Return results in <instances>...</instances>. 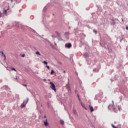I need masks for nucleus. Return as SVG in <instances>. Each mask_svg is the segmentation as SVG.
Returning a JSON list of instances; mask_svg holds the SVG:
<instances>
[{
    "label": "nucleus",
    "instance_id": "obj_36",
    "mask_svg": "<svg viewBox=\"0 0 128 128\" xmlns=\"http://www.w3.org/2000/svg\"><path fill=\"white\" fill-rule=\"evenodd\" d=\"M110 104H109V105L108 106V110H110Z\"/></svg>",
    "mask_w": 128,
    "mask_h": 128
},
{
    "label": "nucleus",
    "instance_id": "obj_38",
    "mask_svg": "<svg viewBox=\"0 0 128 128\" xmlns=\"http://www.w3.org/2000/svg\"><path fill=\"white\" fill-rule=\"evenodd\" d=\"M123 38L120 39V42H122V40Z\"/></svg>",
    "mask_w": 128,
    "mask_h": 128
},
{
    "label": "nucleus",
    "instance_id": "obj_53",
    "mask_svg": "<svg viewBox=\"0 0 128 128\" xmlns=\"http://www.w3.org/2000/svg\"><path fill=\"white\" fill-rule=\"evenodd\" d=\"M52 16H54V14H52Z\"/></svg>",
    "mask_w": 128,
    "mask_h": 128
},
{
    "label": "nucleus",
    "instance_id": "obj_58",
    "mask_svg": "<svg viewBox=\"0 0 128 128\" xmlns=\"http://www.w3.org/2000/svg\"><path fill=\"white\" fill-rule=\"evenodd\" d=\"M42 36H44V35H42Z\"/></svg>",
    "mask_w": 128,
    "mask_h": 128
},
{
    "label": "nucleus",
    "instance_id": "obj_37",
    "mask_svg": "<svg viewBox=\"0 0 128 128\" xmlns=\"http://www.w3.org/2000/svg\"><path fill=\"white\" fill-rule=\"evenodd\" d=\"M33 32H35V34H36V30H33Z\"/></svg>",
    "mask_w": 128,
    "mask_h": 128
},
{
    "label": "nucleus",
    "instance_id": "obj_27",
    "mask_svg": "<svg viewBox=\"0 0 128 128\" xmlns=\"http://www.w3.org/2000/svg\"><path fill=\"white\" fill-rule=\"evenodd\" d=\"M46 68H47L48 70H50V66L46 65Z\"/></svg>",
    "mask_w": 128,
    "mask_h": 128
},
{
    "label": "nucleus",
    "instance_id": "obj_40",
    "mask_svg": "<svg viewBox=\"0 0 128 128\" xmlns=\"http://www.w3.org/2000/svg\"><path fill=\"white\" fill-rule=\"evenodd\" d=\"M68 92H70V88H68Z\"/></svg>",
    "mask_w": 128,
    "mask_h": 128
},
{
    "label": "nucleus",
    "instance_id": "obj_48",
    "mask_svg": "<svg viewBox=\"0 0 128 128\" xmlns=\"http://www.w3.org/2000/svg\"><path fill=\"white\" fill-rule=\"evenodd\" d=\"M122 22H124V19L122 18Z\"/></svg>",
    "mask_w": 128,
    "mask_h": 128
},
{
    "label": "nucleus",
    "instance_id": "obj_41",
    "mask_svg": "<svg viewBox=\"0 0 128 128\" xmlns=\"http://www.w3.org/2000/svg\"><path fill=\"white\" fill-rule=\"evenodd\" d=\"M112 126L114 128L115 126H114V125L112 124Z\"/></svg>",
    "mask_w": 128,
    "mask_h": 128
},
{
    "label": "nucleus",
    "instance_id": "obj_29",
    "mask_svg": "<svg viewBox=\"0 0 128 128\" xmlns=\"http://www.w3.org/2000/svg\"><path fill=\"white\" fill-rule=\"evenodd\" d=\"M126 28L127 30H128V25H126Z\"/></svg>",
    "mask_w": 128,
    "mask_h": 128
},
{
    "label": "nucleus",
    "instance_id": "obj_61",
    "mask_svg": "<svg viewBox=\"0 0 128 128\" xmlns=\"http://www.w3.org/2000/svg\"><path fill=\"white\" fill-rule=\"evenodd\" d=\"M80 46H82V44L80 45Z\"/></svg>",
    "mask_w": 128,
    "mask_h": 128
},
{
    "label": "nucleus",
    "instance_id": "obj_17",
    "mask_svg": "<svg viewBox=\"0 0 128 128\" xmlns=\"http://www.w3.org/2000/svg\"><path fill=\"white\" fill-rule=\"evenodd\" d=\"M36 54H38V56H40V52L37 51L36 52Z\"/></svg>",
    "mask_w": 128,
    "mask_h": 128
},
{
    "label": "nucleus",
    "instance_id": "obj_25",
    "mask_svg": "<svg viewBox=\"0 0 128 128\" xmlns=\"http://www.w3.org/2000/svg\"><path fill=\"white\" fill-rule=\"evenodd\" d=\"M2 13L0 12V18H2Z\"/></svg>",
    "mask_w": 128,
    "mask_h": 128
},
{
    "label": "nucleus",
    "instance_id": "obj_49",
    "mask_svg": "<svg viewBox=\"0 0 128 128\" xmlns=\"http://www.w3.org/2000/svg\"><path fill=\"white\" fill-rule=\"evenodd\" d=\"M114 128H118V127L115 126Z\"/></svg>",
    "mask_w": 128,
    "mask_h": 128
},
{
    "label": "nucleus",
    "instance_id": "obj_13",
    "mask_svg": "<svg viewBox=\"0 0 128 128\" xmlns=\"http://www.w3.org/2000/svg\"><path fill=\"white\" fill-rule=\"evenodd\" d=\"M74 114H75V116H78V112H76V110H74Z\"/></svg>",
    "mask_w": 128,
    "mask_h": 128
},
{
    "label": "nucleus",
    "instance_id": "obj_8",
    "mask_svg": "<svg viewBox=\"0 0 128 128\" xmlns=\"http://www.w3.org/2000/svg\"><path fill=\"white\" fill-rule=\"evenodd\" d=\"M26 104H24V102H23V103L21 104L20 108H25Z\"/></svg>",
    "mask_w": 128,
    "mask_h": 128
},
{
    "label": "nucleus",
    "instance_id": "obj_7",
    "mask_svg": "<svg viewBox=\"0 0 128 128\" xmlns=\"http://www.w3.org/2000/svg\"><path fill=\"white\" fill-rule=\"evenodd\" d=\"M0 53L2 54V56H4V62H6V54H4V52L2 51H0Z\"/></svg>",
    "mask_w": 128,
    "mask_h": 128
},
{
    "label": "nucleus",
    "instance_id": "obj_52",
    "mask_svg": "<svg viewBox=\"0 0 128 128\" xmlns=\"http://www.w3.org/2000/svg\"><path fill=\"white\" fill-rule=\"evenodd\" d=\"M11 2H12V0H11Z\"/></svg>",
    "mask_w": 128,
    "mask_h": 128
},
{
    "label": "nucleus",
    "instance_id": "obj_50",
    "mask_svg": "<svg viewBox=\"0 0 128 128\" xmlns=\"http://www.w3.org/2000/svg\"><path fill=\"white\" fill-rule=\"evenodd\" d=\"M48 82H50V79L48 80Z\"/></svg>",
    "mask_w": 128,
    "mask_h": 128
},
{
    "label": "nucleus",
    "instance_id": "obj_56",
    "mask_svg": "<svg viewBox=\"0 0 128 128\" xmlns=\"http://www.w3.org/2000/svg\"><path fill=\"white\" fill-rule=\"evenodd\" d=\"M68 28H70V27H69Z\"/></svg>",
    "mask_w": 128,
    "mask_h": 128
},
{
    "label": "nucleus",
    "instance_id": "obj_32",
    "mask_svg": "<svg viewBox=\"0 0 128 128\" xmlns=\"http://www.w3.org/2000/svg\"><path fill=\"white\" fill-rule=\"evenodd\" d=\"M23 86H28V85H26V84H23Z\"/></svg>",
    "mask_w": 128,
    "mask_h": 128
},
{
    "label": "nucleus",
    "instance_id": "obj_23",
    "mask_svg": "<svg viewBox=\"0 0 128 128\" xmlns=\"http://www.w3.org/2000/svg\"><path fill=\"white\" fill-rule=\"evenodd\" d=\"M82 106V108H84V104H82V102L81 103H80Z\"/></svg>",
    "mask_w": 128,
    "mask_h": 128
},
{
    "label": "nucleus",
    "instance_id": "obj_24",
    "mask_svg": "<svg viewBox=\"0 0 128 128\" xmlns=\"http://www.w3.org/2000/svg\"><path fill=\"white\" fill-rule=\"evenodd\" d=\"M28 100H29L28 98H26V104H28Z\"/></svg>",
    "mask_w": 128,
    "mask_h": 128
},
{
    "label": "nucleus",
    "instance_id": "obj_5",
    "mask_svg": "<svg viewBox=\"0 0 128 128\" xmlns=\"http://www.w3.org/2000/svg\"><path fill=\"white\" fill-rule=\"evenodd\" d=\"M89 108H90V112H94V107H92V106L90 105Z\"/></svg>",
    "mask_w": 128,
    "mask_h": 128
},
{
    "label": "nucleus",
    "instance_id": "obj_34",
    "mask_svg": "<svg viewBox=\"0 0 128 128\" xmlns=\"http://www.w3.org/2000/svg\"><path fill=\"white\" fill-rule=\"evenodd\" d=\"M77 96H78V98H80V95H79L78 94H77Z\"/></svg>",
    "mask_w": 128,
    "mask_h": 128
},
{
    "label": "nucleus",
    "instance_id": "obj_16",
    "mask_svg": "<svg viewBox=\"0 0 128 128\" xmlns=\"http://www.w3.org/2000/svg\"><path fill=\"white\" fill-rule=\"evenodd\" d=\"M42 63L46 64V66L48 65V62L44 60L42 62Z\"/></svg>",
    "mask_w": 128,
    "mask_h": 128
},
{
    "label": "nucleus",
    "instance_id": "obj_1",
    "mask_svg": "<svg viewBox=\"0 0 128 128\" xmlns=\"http://www.w3.org/2000/svg\"><path fill=\"white\" fill-rule=\"evenodd\" d=\"M50 88H52V90L56 92V85H54V84L52 82H50Z\"/></svg>",
    "mask_w": 128,
    "mask_h": 128
},
{
    "label": "nucleus",
    "instance_id": "obj_42",
    "mask_svg": "<svg viewBox=\"0 0 128 128\" xmlns=\"http://www.w3.org/2000/svg\"><path fill=\"white\" fill-rule=\"evenodd\" d=\"M59 64H62V63L61 62H59Z\"/></svg>",
    "mask_w": 128,
    "mask_h": 128
},
{
    "label": "nucleus",
    "instance_id": "obj_11",
    "mask_svg": "<svg viewBox=\"0 0 128 128\" xmlns=\"http://www.w3.org/2000/svg\"><path fill=\"white\" fill-rule=\"evenodd\" d=\"M60 124H62V126H64V120H60Z\"/></svg>",
    "mask_w": 128,
    "mask_h": 128
},
{
    "label": "nucleus",
    "instance_id": "obj_57",
    "mask_svg": "<svg viewBox=\"0 0 128 128\" xmlns=\"http://www.w3.org/2000/svg\"><path fill=\"white\" fill-rule=\"evenodd\" d=\"M76 92V90H75V92Z\"/></svg>",
    "mask_w": 128,
    "mask_h": 128
},
{
    "label": "nucleus",
    "instance_id": "obj_39",
    "mask_svg": "<svg viewBox=\"0 0 128 128\" xmlns=\"http://www.w3.org/2000/svg\"><path fill=\"white\" fill-rule=\"evenodd\" d=\"M43 80H44V82H46V79H43Z\"/></svg>",
    "mask_w": 128,
    "mask_h": 128
},
{
    "label": "nucleus",
    "instance_id": "obj_3",
    "mask_svg": "<svg viewBox=\"0 0 128 128\" xmlns=\"http://www.w3.org/2000/svg\"><path fill=\"white\" fill-rule=\"evenodd\" d=\"M72 43L68 42L65 44V48H72Z\"/></svg>",
    "mask_w": 128,
    "mask_h": 128
},
{
    "label": "nucleus",
    "instance_id": "obj_44",
    "mask_svg": "<svg viewBox=\"0 0 128 128\" xmlns=\"http://www.w3.org/2000/svg\"><path fill=\"white\" fill-rule=\"evenodd\" d=\"M63 72H64V74H66V70H64V71Z\"/></svg>",
    "mask_w": 128,
    "mask_h": 128
},
{
    "label": "nucleus",
    "instance_id": "obj_43",
    "mask_svg": "<svg viewBox=\"0 0 128 128\" xmlns=\"http://www.w3.org/2000/svg\"><path fill=\"white\" fill-rule=\"evenodd\" d=\"M52 38H54V35H52Z\"/></svg>",
    "mask_w": 128,
    "mask_h": 128
},
{
    "label": "nucleus",
    "instance_id": "obj_4",
    "mask_svg": "<svg viewBox=\"0 0 128 128\" xmlns=\"http://www.w3.org/2000/svg\"><path fill=\"white\" fill-rule=\"evenodd\" d=\"M44 123L45 126H48V122L47 119L46 120V121L44 122Z\"/></svg>",
    "mask_w": 128,
    "mask_h": 128
},
{
    "label": "nucleus",
    "instance_id": "obj_21",
    "mask_svg": "<svg viewBox=\"0 0 128 128\" xmlns=\"http://www.w3.org/2000/svg\"><path fill=\"white\" fill-rule=\"evenodd\" d=\"M93 32H94V34H98V31H96V30H94Z\"/></svg>",
    "mask_w": 128,
    "mask_h": 128
},
{
    "label": "nucleus",
    "instance_id": "obj_10",
    "mask_svg": "<svg viewBox=\"0 0 128 128\" xmlns=\"http://www.w3.org/2000/svg\"><path fill=\"white\" fill-rule=\"evenodd\" d=\"M111 22V24H112L113 26H114V24H116V22L114 21V20L112 19Z\"/></svg>",
    "mask_w": 128,
    "mask_h": 128
},
{
    "label": "nucleus",
    "instance_id": "obj_9",
    "mask_svg": "<svg viewBox=\"0 0 128 128\" xmlns=\"http://www.w3.org/2000/svg\"><path fill=\"white\" fill-rule=\"evenodd\" d=\"M4 10L3 11V14H6V16H7V12H8V8L7 10H4Z\"/></svg>",
    "mask_w": 128,
    "mask_h": 128
},
{
    "label": "nucleus",
    "instance_id": "obj_2",
    "mask_svg": "<svg viewBox=\"0 0 128 128\" xmlns=\"http://www.w3.org/2000/svg\"><path fill=\"white\" fill-rule=\"evenodd\" d=\"M56 32L57 34V36L56 38L58 40H60V41L64 40H62V37L60 36V34L58 32V31H56Z\"/></svg>",
    "mask_w": 128,
    "mask_h": 128
},
{
    "label": "nucleus",
    "instance_id": "obj_6",
    "mask_svg": "<svg viewBox=\"0 0 128 128\" xmlns=\"http://www.w3.org/2000/svg\"><path fill=\"white\" fill-rule=\"evenodd\" d=\"M84 56L85 58H88V53L86 52L84 54Z\"/></svg>",
    "mask_w": 128,
    "mask_h": 128
},
{
    "label": "nucleus",
    "instance_id": "obj_47",
    "mask_svg": "<svg viewBox=\"0 0 128 128\" xmlns=\"http://www.w3.org/2000/svg\"><path fill=\"white\" fill-rule=\"evenodd\" d=\"M44 118H46V115L44 116Z\"/></svg>",
    "mask_w": 128,
    "mask_h": 128
},
{
    "label": "nucleus",
    "instance_id": "obj_31",
    "mask_svg": "<svg viewBox=\"0 0 128 128\" xmlns=\"http://www.w3.org/2000/svg\"><path fill=\"white\" fill-rule=\"evenodd\" d=\"M4 88H6V89L8 88V86H4Z\"/></svg>",
    "mask_w": 128,
    "mask_h": 128
},
{
    "label": "nucleus",
    "instance_id": "obj_60",
    "mask_svg": "<svg viewBox=\"0 0 128 128\" xmlns=\"http://www.w3.org/2000/svg\"><path fill=\"white\" fill-rule=\"evenodd\" d=\"M17 96H18V95H17Z\"/></svg>",
    "mask_w": 128,
    "mask_h": 128
},
{
    "label": "nucleus",
    "instance_id": "obj_45",
    "mask_svg": "<svg viewBox=\"0 0 128 128\" xmlns=\"http://www.w3.org/2000/svg\"><path fill=\"white\" fill-rule=\"evenodd\" d=\"M55 46H56V43L55 42H54Z\"/></svg>",
    "mask_w": 128,
    "mask_h": 128
},
{
    "label": "nucleus",
    "instance_id": "obj_33",
    "mask_svg": "<svg viewBox=\"0 0 128 128\" xmlns=\"http://www.w3.org/2000/svg\"><path fill=\"white\" fill-rule=\"evenodd\" d=\"M66 88H67V89L70 88V86H67Z\"/></svg>",
    "mask_w": 128,
    "mask_h": 128
},
{
    "label": "nucleus",
    "instance_id": "obj_18",
    "mask_svg": "<svg viewBox=\"0 0 128 128\" xmlns=\"http://www.w3.org/2000/svg\"><path fill=\"white\" fill-rule=\"evenodd\" d=\"M20 56H21L22 58H24V56H26V54H20Z\"/></svg>",
    "mask_w": 128,
    "mask_h": 128
},
{
    "label": "nucleus",
    "instance_id": "obj_15",
    "mask_svg": "<svg viewBox=\"0 0 128 128\" xmlns=\"http://www.w3.org/2000/svg\"><path fill=\"white\" fill-rule=\"evenodd\" d=\"M50 74H54V70H51Z\"/></svg>",
    "mask_w": 128,
    "mask_h": 128
},
{
    "label": "nucleus",
    "instance_id": "obj_12",
    "mask_svg": "<svg viewBox=\"0 0 128 128\" xmlns=\"http://www.w3.org/2000/svg\"><path fill=\"white\" fill-rule=\"evenodd\" d=\"M93 72H98V70L96 68H94V69L93 70Z\"/></svg>",
    "mask_w": 128,
    "mask_h": 128
},
{
    "label": "nucleus",
    "instance_id": "obj_54",
    "mask_svg": "<svg viewBox=\"0 0 128 128\" xmlns=\"http://www.w3.org/2000/svg\"><path fill=\"white\" fill-rule=\"evenodd\" d=\"M1 62V64H2V62Z\"/></svg>",
    "mask_w": 128,
    "mask_h": 128
},
{
    "label": "nucleus",
    "instance_id": "obj_55",
    "mask_svg": "<svg viewBox=\"0 0 128 128\" xmlns=\"http://www.w3.org/2000/svg\"><path fill=\"white\" fill-rule=\"evenodd\" d=\"M74 30H76V28H74Z\"/></svg>",
    "mask_w": 128,
    "mask_h": 128
},
{
    "label": "nucleus",
    "instance_id": "obj_28",
    "mask_svg": "<svg viewBox=\"0 0 128 128\" xmlns=\"http://www.w3.org/2000/svg\"><path fill=\"white\" fill-rule=\"evenodd\" d=\"M84 108V110H88V108H86V106H84V107H83Z\"/></svg>",
    "mask_w": 128,
    "mask_h": 128
},
{
    "label": "nucleus",
    "instance_id": "obj_26",
    "mask_svg": "<svg viewBox=\"0 0 128 128\" xmlns=\"http://www.w3.org/2000/svg\"><path fill=\"white\" fill-rule=\"evenodd\" d=\"M78 98V100L80 102V103L82 102V100H80V98Z\"/></svg>",
    "mask_w": 128,
    "mask_h": 128
},
{
    "label": "nucleus",
    "instance_id": "obj_46",
    "mask_svg": "<svg viewBox=\"0 0 128 128\" xmlns=\"http://www.w3.org/2000/svg\"><path fill=\"white\" fill-rule=\"evenodd\" d=\"M38 36H40V38H42V36H40V34L38 35Z\"/></svg>",
    "mask_w": 128,
    "mask_h": 128
},
{
    "label": "nucleus",
    "instance_id": "obj_22",
    "mask_svg": "<svg viewBox=\"0 0 128 128\" xmlns=\"http://www.w3.org/2000/svg\"><path fill=\"white\" fill-rule=\"evenodd\" d=\"M109 52H112V48H108Z\"/></svg>",
    "mask_w": 128,
    "mask_h": 128
},
{
    "label": "nucleus",
    "instance_id": "obj_30",
    "mask_svg": "<svg viewBox=\"0 0 128 128\" xmlns=\"http://www.w3.org/2000/svg\"><path fill=\"white\" fill-rule=\"evenodd\" d=\"M66 34H68V32H65V36H66Z\"/></svg>",
    "mask_w": 128,
    "mask_h": 128
},
{
    "label": "nucleus",
    "instance_id": "obj_19",
    "mask_svg": "<svg viewBox=\"0 0 128 128\" xmlns=\"http://www.w3.org/2000/svg\"><path fill=\"white\" fill-rule=\"evenodd\" d=\"M52 94L50 93H48V98H52Z\"/></svg>",
    "mask_w": 128,
    "mask_h": 128
},
{
    "label": "nucleus",
    "instance_id": "obj_20",
    "mask_svg": "<svg viewBox=\"0 0 128 128\" xmlns=\"http://www.w3.org/2000/svg\"><path fill=\"white\" fill-rule=\"evenodd\" d=\"M11 70H14V72H16V70L14 68H11Z\"/></svg>",
    "mask_w": 128,
    "mask_h": 128
},
{
    "label": "nucleus",
    "instance_id": "obj_14",
    "mask_svg": "<svg viewBox=\"0 0 128 128\" xmlns=\"http://www.w3.org/2000/svg\"><path fill=\"white\" fill-rule=\"evenodd\" d=\"M46 12V6H45L43 9V12Z\"/></svg>",
    "mask_w": 128,
    "mask_h": 128
},
{
    "label": "nucleus",
    "instance_id": "obj_59",
    "mask_svg": "<svg viewBox=\"0 0 128 128\" xmlns=\"http://www.w3.org/2000/svg\"><path fill=\"white\" fill-rule=\"evenodd\" d=\"M76 75L78 76V73H76Z\"/></svg>",
    "mask_w": 128,
    "mask_h": 128
},
{
    "label": "nucleus",
    "instance_id": "obj_51",
    "mask_svg": "<svg viewBox=\"0 0 128 128\" xmlns=\"http://www.w3.org/2000/svg\"><path fill=\"white\" fill-rule=\"evenodd\" d=\"M92 128H94V126H92Z\"/></svg>",
    "mask_w": 128,
    "mask_h": 128
},
{
    "label": "nucleus",
    "instance_id": "obj_35",
    "mask_svg": "<svg viewBox=\"0 0 128 128\" xmlns=\"http://www.w3.org/2000/svg\"><path fill=\"white\" fill-rule=\"evenodd\" d=\"M112 106H114V100L112 101Z\"/></svg>",
    "mask_w": 128,
    "mask_h": 128
}]
</instances>
